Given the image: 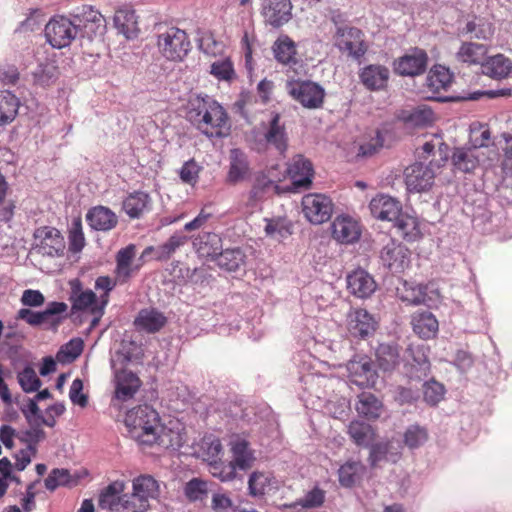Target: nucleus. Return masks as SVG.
<instances>
[{
    "label": "nucleus",
    "instance_id": "69168bd1",
    "mask_svg": "<svg viewBox=\"0 0 512 512\" xmlns=\"http://www.w3.org/2000/svg\"><path fill=\"white\" fill-rule=\"evenodd\" d=\"M78 24V27L82 24L87 28L88 23L100 24L103 21V16L92 6L84 5L81 11L74 16V20Z\"/></svg>",
    "mask_w": 512,
    "mask_h": 512
},
{
    "label": "nucleus",
    "instance_id": "72a5a7b5",
    "mask_svg": "<svg viewBox=\"0 0 512 512\" xmlns=\"http://www.w3.org/2000/svg\"><path fill=\"white\" fill-rule=\"evenodd\" d=\"M275 59L283 65H295L298 62L295 42L287 35L279 37L272 46Z\"/></svg>",
    "mask_w": 512,
    "mask_h": 512
},
{
    "label": "nucleus",
    "instance_id": "603ef678",
    "mask_svg": "<svg viewBox=\"0 0 512 512\" xmlns=\"http://www.w3.org/2000/svg\"><path fill=\"white\" fill-rule=\"evenodd\" d=\"M325 502V491L319 487H314L312 490L306 493L303 499L295 501L290 504H284V508H297L301 507L302 509H310L317 508L323 505Z\"/></svg>",
    "mask_w": 512,
    "mask_h": 512
},
{
    "label": "nucleus",
    "instance_id": "f8f14e48",
    "mask_svg": "<svg viewBox=\"0 0 512 512\" xmlns=\"http://www.w3.org/2000/svg\"><path fill=\"white\" fill-rule=\"evenodd\" d=\"M70 301L72 310L89 311L94 316L93 324L104 314L105 306L101 301L98 304L97 296L92 290H83L79 280L71 282Z\"/></svg>",
    "mask_w": 512,
    "mask_h": 512
},
{
    "label": "nucleus",
    "instance_id": "4d7b16f0",
    "mask_svg": "<svg viewBox=\"0 0 512 512\" xmlns=\"http://www.w3.org/2000/svg\"><path fill=\"white\" fill-rule=\"evenodd\" d=\"M210 73L219 81H231L236 76L233 63L228 58L213 62Z\"/></svg>",
    "mask_w": 512,
    "mask_h": 512
},
{
    "label": "nucleus",
    "instance_id": "3c124183",
    "mask_svg": "<svg viewBox=\"0 0 512 512\" xmlns=\"http://www.w3.org/2000/svg\"><path fill=\"white\" fill-rule=\"evenodd\" d=\"M265 233L270 238L281 241L292 234V224L283 218L266 220Z\"/></svg>",
    "mask_w": 512,
    "mask_h": 512
},
{
    "label": "nucleus",
    "instance_id": "393cba45",
    "mask_svg": "<svg viewBox=\"0 0 512 512\" xmlns=\"http://www.w3.org/2000/svg\"><path fill=\"white\" fill-rule=\"evenodd\" d=\"M152 208V199L145 191H133L122 202L123 211L130 219H140Z\"/></svg>",
    "mask_w": 512,
    "mask_h": 512
},
{
    "label": "nucleus",
    "instance_id": "49530a36",
    "mask_svg": "<svg viewBox=\"0 0 512 512\" xmlns=\"http://www.w3.org/2000/svg\"><path fill=\"white\" fill-rule=\"evenodd\" d=\"M487 54V47L483 44L466 42L463 43L457 52L459 61L467 64H480L482 63Z\"/></svg>",
    "mask_w": 512,
    "mask_h": 512
},
{
    "label": "nucleus",
    "instance_id": "bf43d9fd",
    "mask_svg": "<svg viewBox=\"0 0 512 512\" xmlns=\"http://www.w3.org/2000/svg\"><path fill=\"white\" fill-rule=\"evenodd\" d=\"M428 439L427 430L419 425H412L404 433V443L410 449L423 445Z\"/></svg>",
    "mask_w": 512,
    "mask_h": 512
},
{
    "label": "nucleus",
    "instance_id": "774afa93",
    "mask_svg": "<svg viewBox=\"0 0 512 512\" xmlns=\"http://www.w3.org/2000/svg\"><path fill=\"white\" fill-rule=\"evenodd\" d=\"M70 474L66 469H53L45 479V487L53 491L57 487L66 485L69 482Z\"/></svg>",
    "mask_w": 512,
    "mask_h": 512
},
{
    "label": "nucleus",
    "instance_id": "4c0bfd02",
    "mask_svg": "<svg viewBox=\"0 0 512 512\" xmlns=\"http://www.w3.org/2000/svg\"><path fill=\"white\" fill-rule=\"evenodd\" d=\"M448 145L443 141L440 136H433V138L425 142L418 151V155L422 159H428L430 156L439 155L438 160H434V165L438 168L448 160Z\"/></svg>",
    "mask_w": 512,
    "mask_h": 512
},
{
    "label": "nucleus",
    "instance_id": "0e129e2a",
    "mask_svg": "<svg viewBox=\"0 0 512 512\" xmlns=\"http://www.w3.org/2000/svg\"><path fill=\"white\" fill-rule=\"evenodd\" d=\"M444 386L436 381L426 382L423 386V397L427 404L434 406L444 397Z\"/></svg>",
    "mask_w": 512,
    "mask_h": 512
},
{
    "label": "nucleus",
    "instance_id": "37998d69",
    "mask_svg": "<svg viewBox=\"0 0 512 512\" xmlns=\"http://www.w3.org/2000/svg\"><path fill=\"white\" fill-rule=\"evenodd\" d=\"M395 228L398 234L407 242H414L421 238L419 221L416 217L400 212L395 219Z\"/></svg>",
    "mask_w": 512,
    "mask_h": 512
},
{
    "label": "nucleus",
    "instance_id": "a19ab883",
    "mask_svg": "<svg viewBox=\"0 0 512 512\" xmlns=\"http://www.w3.org/2000/svg\"><path fill=\"white\" fill-rule=\"evenodd\" d=\"M221 269L234 272L245 265L246 255L239 247L220 250L214 259Z\"/></svg>",
    "mask_w": 512,
    "mask_h": 512
},
{
    "label": "nucleus",
    "instance_id": "0eeeda50",
    "mask_svg": "<svg viewBox=\"0 0 512 512\" xmlns=\"http://www.w3.org/2000/svg\"><path fill=\"white\" fill-rule=\"evenodd\" d=\"M268 146L274 147L280 154H284L288 148L286 127L281 122V116L277 112L271 114V119L265 126L263 138L255 142L253 149L258 152H265Z\"/></svg>",
    "mask_w": 512,
    "mask_h": 512
},
{
    "label": "nucleus",
    "instance_id": "8fccbe9b",
    "mask_svg": "<svg viewBox=\"0 0 512 512\" xmlns=\"http://www.w3.org/2000/svg\"><path fill=\"white\" fill-rule=\"evenodd\" d=\"M238 468L232 463L223 461L220 458L218 460L210 461L209 472L215 478H218L222 482H229L237 477Z\"/></svg>",
    "mask_w": 512,
    "mask_h": 512
},
{
    "label": "nucleus",
    "instance_id": "c756f323",
    "mask_svg": "<svg viewBox=\"0 0 512 512\" xmlns=\"http://www.w3.org/2000/svg\"><path fill=\"white\" fill-rule=\"evenodd\" d=\"M166 322L167 318L162 312L154 308H146L139 311L134 325L138 331L156 333L165 326Z\"/></svg>",
    "mask_w": 512,
    "mask_h": 512
},
{
    "label": "nucleus",
    "instance_id": "aec40b11",
    "mask_svg": "<svg viewBox=\"0 0 512 512\" xmlns=\"http://www.w3.org/2000/svg\"><path fill=\"white\" fill-rule=\"evenodd\" d=\"M427 62V53L422 49L415 48L411 53L396 61L395 71L402 76H417L425 72Z\"/></svg>",
    "mask_w": 512,
    "mask_h": 512
},
{
    "label": "nucleus",
    "instance_id": "a18cd8bd",
    "mask_svg": "<svg viewBox=\"0 0 512 512\" xmlns=\"http://www.w3.org/2000/svg\"><path fill=\"white\" fill-rule=\"evenodd\" d=\"M347 432L357 446L367 447L375 439L373 427L363 421L354 420L350 422Z\"/></svg>",
    "mask_w": 512,
    "mask_h": 512
},
{
    "label": "nucleus",
    "instance_id": "6ab92c4d",
    "mask_svg": "<svg viewBox=\"0 0 512 512\" xmlns=\"http://www.w3.org/2000/svg\"><path fill=\"white\" fill-rule=\"evenodd\" d=\"M361 225L348 215H340L332 222V237L341 244H353L361 237Z\"/></svg>",
    "mask_w": 512,
    "mask_h": 512
},
{
    "label": "nucleus",
    "instance_id": "680f3d73",
    "mask_svg": "<svg viewBox=\"0 0 512 512\" xmlns=\"http://www.w3.org/2000/svg\"><path fill=\"white\" fill-rule=\"evenodd\" d=\"M184 491L190 501L203 500L208 495V482L193 478L186 484Z\"/></svg>",
    "mask_w": 512,
    "mask_h": 512
},
{
    "label": "nucleus",
    "instance_id": "39448f33",
    "mask_svg": "<svg viewBox=\"0 0 512 512\" xmlns=\"http://www.w3.org/2000/svg\"><path fill=\"white\" fill-rule=\"evenodd\" d=\"M160 53L169 61L180 62L192 48L188 34L177 27H170L158 36Z\"/></svg>",
    "mask_w": 512,
    "mask_h": 512
},
{
    "label": "nucleus",
    "instance_id": "412c9836",
    "mask_svg": "<svg viewBox=\"0 0 512 512\" xmlns=\"http://www.w3.org/2000/svg\"><path fill=\"white\" fill-rule=\"evenodd\" d=\"M229 450L232 455V463L241 471L252 468L256 457L250 443L243 437L235 436L229 442Z\"/></svg>",
    "mask_w": 512,
    "mask_h": 512
},
{
    "label": "nucleus",
    "instance_id": "e433bc0d",
    "mask_svg": "<svg viewBox=\"0 0 512 512\" xmlns=\"http://www.w3.org/2000/svg\"><path fill=\"white\" fill-rule=\"evenodd\" d=\"M132 494L150 504L159 494V484L151 475H140L132 481Z\"/></svg>",
    "mask_w": 512,
    "mask_h": 512
},
{
    "label": "nucleus",
    "instance_id": "ddd939ff",
    "mask_svg": "<svg viewBox=\"0 0 512 512\" xmlns=\"http://www.w3.org/2000/svg\"><path fill=\"white\" fill-rule=\"evenodd\" d=\"M433 165V160L430 161L429 165L416 162L405 169V184L409 192L421 193L432 187L435 178Z\"/></svg>",
    "mask_w": 512,
    "mask_h": 512
},
{
    "label": "nucleus",
    "instance_id": "f257e3e1",
    "mask_svg": "<svg viewBox=\"0 0 512 512\" xmlns=\"http://www.w3.org/2000/svg\"><path fill=\"white\" fill-rule=\"evenodd\" d=\"M124 422L130 436L140 445L176 450L185 443L179 425L172 421L168 425L162 424L159 413L147 404L129 410Z\"/></svg>",
    "mask_w": 512,
    "mask_h": 512
},
{
    "label": "nucleus",
    "instance_id": "423d86ee",
    "mask_svg": "<svg viewBox=\"0 0 512 512\" xmlns=\"http://www.w3.org/2000/svg\"><path fill=\"white\" fill-rule=\"evenodd\" d=\"M78 34V24L65 16H54L45 26L47 42L54 48L67 47Z\"/></svg>",
    "mask_w": 512,
    "mask_h": 512
},
{
    "label": "nucleus",
    "instance_id": "bb28decb",
    "mask_svg": "<svg viewBox=\"0 0 512 512\" xmlns=\"http://www.w3.org/2000/svg\"><path fill=\"white\" fill-rule=\"evenodd\" d=\"M453 82V75L448 68L436 65L428 73L426 86L429 92L434 94V98L443 100L441 93L447 92Z\"/></svg>",
    "mask_w": 512,
    "mask_h": 512
},
{
    "label": "nucleus",
    "instance_id": "f03ea898",
    "mask_svg": "<svg viewBox=\"0 0 512 512\" xmlns=\"http://www.w3.org/2000/svg\"><path fill=\"white\" fill-rule=\"evenodd\" d=\"M187 119L208 138H223L230 133V117L226 109L207 95L189 99Z\"/></svg>",
    "mask_w": 512,
    "mask_h": 512
},
{
    "label": "nucleus",
    "instance_id": "c03bdc74",
    "mask_svg": "<svg viewBox=\"0 0 512 512\" xmlns=\"http://www.w3.org/2000/svg\"><path fill=\"white\" fill-rule=\"evenodd\" d=\"M382 402L372 393H362L358 396L357 412L367 419L375 420L382 412Z\"/></svg>",
    "mask_w": 512,
    "mask_h": 512
},
{
    "label": "nucleus",
    "instance_id": "f3484780",
    "mask_svg": "<svg viewBox=\"0 0 512 512\" xmlns=\"http://www.w3.org/2000/svg\"><path fill=\"white\" fill-rule=\"evenodd\" d=\"M384 266L393 272H402L410 264V250L402 243L391 240L380 252Z\"/></svg>",
    "mask_w": 512,
    "mask_h": 512
},
{
    "label": "nucleus",
    "instance_id": "338daca9",
    "mask_svg": "<svg viewBox=\"0 0 512 512\" xmlns=\"http://www.w3.org/2000/svg\"><path fill=\"white\" fill-rule=\"evenodd\" d=\"M201 447L209 462L213 460H218L223 450V446L220 439L215 436L204 437L202 440Z\"/></svg>",
    "mask_w": 512,
    "mask_h": 512
},
{
    "label": "nucleus",
    "instance_id": "cd10ccee",
    "mask_svg": "<svg viewBox=\"0 0 512 512\" xmlns=\"http://www.w3.org/2000/svg\"><path fill=\"white\" fill-rule=\"evenodd\" d=\"M86 221L97 231H110L118 224L117 215L106 206H95L88 210Z\"/></svg>",
    "mask_w": 512,
    "mask_h": 512
},
{
    "label": "nucleus",
    "instance_id": "de8ad7c7",
    "mask_svg": "<svg viewBox=\"0 0 512 512\" xmlns=\"http://www.w3.org/2000/svg\"><path fill=\"white\" fill-rule=\"evenodd\" d=\"M278 193L279 185L275 184V180H270L269 175H264L260 172L255 178L250 195L254 200H262Z\"/></svg>",
    "mask_w": 512,
    "mask_h": 512
},
{
    "label": "nucleus",
    "instance_id": "9b49d317",
    "mask_svg": "<svg viewBox=\"0 0 512 512\" xmlns=\"http://www.w3.org/2000/svg\"><path fill=\"white\" fill-rule=\"evenodd\" d=\"M35 249L38 253L50 257H61L65 251V240L61 232L51 226H41L34 232Z\"/></svg>",
    "mask_w": 512,
    "mask_h": 512
},
{
    "label": "nucleus",
    "instance_id": "c85d7f7f",
    "mask_svg": "<svg viewBox=\"0 0 512 512\" xmlns=\"http://www.w3.org/2000/svg\"><path fill=\"white\" fill-rule=\"evenodd\" d=\"M187 242L184 235L174 234L165 243L158 247L148 246L140 255V260H145L149 255L154 253V259L157 261H167L176 252L178 248Z\"/></svg>",
    "mask_w": 512,
    "mask_h": 512
},
{
    "label": "nucleus",
    "instance_id": "f704fd0d",
    "mask_svg": "<svg viewBox=\"0 0 512 512\" xmlns=\"http://www.w3.org/2000/svg\"><path fill=\"white\" fill-rule=\"evenodd\" d=\"M378 366L384 372L395 370L400 364V348L397 344L382 343L376 349Z\"/></svg>",
    "mask_w": 512,
    "mask_h": 512
},
{
    "label": "nucleus",
    "instance_id": "5701e85b",
    "mask_svg": "<svg viewBox=\"0 0 512 512\" xmlns=\"http://www.w3.org/2000/svg\"><path fill=\"white\" fill-rule=\"evenodd\" d=\"M369 208L375 218L383 221L395 220L402 211V205L398 200L384 194L375 196L370 201Z\"/></svg>",
    "mask_w": 512,
    "mask_h": 512
},
{
    "label": "nucleus",
    "instance_id": "052dcab7",
    "mask_svg": "<svg viewBox=\"0 0 512 512\" xmlns=\"http://www.w3.org/2000/svg\"><path fill=\"white\" fill-rule=\"evenodd\" d=\"M82 351L83 341L80 338H74L61 347L57 359L61 362H72L81 355Z\"/></svg>",
    "mask_w": 512,
    "mask_h": 512
},
{
    "label": "nucleus",
    "instance_id": "864d4df0",
    "mask_svg": "<svg viewBox=\"0 0 512 512\" xmlns=\"http://www.w3.org/2000/svg\"><path fill=\"white\" fill-rule=\"evenodd\" d=\"M272 475L262 471H254L248 479L249 495L253 497L263 496L266 488L270 485Z\"/></svg>",
    "mask_w": 512,
    "mask_h": 512
},
{
    "label": "nucleus",
    "instance_id": "4468645a",
    "mask_svg": "<svg viewBox=\"0 0 512 512\" xmlns=\"http://www.w3.org/2000/svg\"><path fill=\"white\" fill-rule=\"evenodd\" d=\"M347 372L349 380L359 387H373L378 375L373 367L371 358L357 355L348 361Z\"/></svg>",
    "mask_w": 512,
    "mask_h": 512
},
{
    "label": "nucleus",
    "instance_id": "4be33fe9",
    "mask_svg": "<svg viewBox=\"0 0 512 512\" xmlns=\"http://www.w3.org/2000/svg\"><path fill=\"white\" fill-rule=\"evenodd\" d=\"M347 321L349 332L362 339L373 334L377 326L374 317L367 310L361 308L350 311Z\"/></svg>",
    "mask_w": 512,
    "mask_h": 512
},
{
    "label": "nucleus",
    "instance_id": "7ed1b4c3",
    "mask_svg": "<svg viewBox=\"0 0 512 512\" xmlns=\"http://www.w3.org/2000/svg\"><path fill=\"white\" fill-rule=\"evenodd\" d=\"M124 483L115 481L109 484L99 496V506L110 512H147L150 504L132 493H123Z\"/></svg>",
    "mask_w": 512,
    "mask_h": 512
},
{
    "label": "nucleus",
    "instance_id": "13d9d810",
    "mask_svg": "<svg viewBox=\"0 0 512 512\" xmlns=\"http://www.w3.org/2000/svg\"><path fill=\"white\" fill-rule=\"evenodd\" d=\"M17 378L22 390L27 393L38 391L41 386V380L32 367H25L18 373Z\"/></svg>",
    "mask_w": 512,
    "mask_h": 512
},
{
    "label": "nucleus",
    "instance_id": "473e14b6",
    "mask_svg": "<svg viewBox=\"0 0 512 512\" xmlns=\"http://www.w3.org/2000/svg\"><path fill=\"white\" fill-rule=\"evenodd\" d=\"M193 245L201 257L214 260L222 249V239L214 232H203L194 240Z\"/></svg>",
    "mask_w": 512,
    "mask_h": 512
},
{
    "label": "nucleus",
    "instance_id": "7c9ffc66",
    "mask_svg": "<svg viewBox=\"0 0 512 512\" xmlns=\"http://www.w3.org/2000/svg\"><path fill=\"white\" fill-rule=\"evenodd\" d=\"M389 75L387 67L371 64L362 69L360 79L367 89L374 91L386 88Z\"/></svg>",
    "mask_w": 512,
    "mask_h": 512
},
{
    "label": "nucleus",
    "instance_id": "58836bf2",
    "mask_svg": "<svg viewBox=\"0 0 512 512\" xmlns=\"http://www.w3.org/2000/svg\"><path fill=\"white\" fill-rule=\"evenodd\" d=\"M366 467L360 461H347L338 469V480L341 486L351 488L361 481Z\"/></svg>",
    "mask_w": 512,
    "mask_h": 512
},
{
    "label": "nucleus",
    "instance_id": "c9c22d12",
    "mask_svg": "<svg viewBox=\"0 0 512 512\" xmlns=\"http://www.w3.org/2000/svg\"><path fill=\"white\" fill-rule=\"evenodd\" d=\"M20 108L19 98L8 90H0V127L11 124Z\"/></svg>",
    "mask_w": 512,
    "mask_h": 512
},
{
    "label": "nucleus",
    "instance_id": "6e6552de",
    "mask_svg": "<svg viewBox=\"0 0 512 512\" xmlns=\"http://www.w3.org/2000/svg\"><path fill=\"white\" fill-rule=\"evenodd\" d=\"M333 42L342 53H346L355 59L361 58L367 50L363 32L348 25L337 26L333 35Z\"/></svg>",
    "mask_w": 512,
    "mask_h": 512
},
{
    "label": "nucleus",
    "instance_id": "dca6fc26",
    "mask_svg": "<svg viewBox=\"0 0 512 512\" xmlns=\"http://www.w3.org/2000/svg\"><path fill=\"white\" fill-rule=\"evenodd\" d=\"M264 23L273 28H280L292 18L290 0H264L261 9Z\"/></svg>",
    "mask_w": 512,
    "mask_h": 512
},
{
    "label": "nucleus",
    "instance_id": "1a4fd4ad",
    "mask_svg": "<svg viewBox=\"0 0 512 512\" xmlns=\"http://www.w3.org/2000/svg\"><path fill=\"white\" fill-rule=\"evenodd\" d=\"M334 204L330 197L321 193H309L302 198V212L312 224H322L330 220Z\"/></svg>",
    "mask_w": 512,
    "mask_h": 512
},
{
    "label": "nucleus",
    "instance_id": "6e6d98bb",
    "mask_svg": "<svg viewBox=\"0 0 512 512\" xmlns=\"http://www.w3.org/2000/svg\"><path fill=\"white\" fill-rule=\"evenodd\" d=\"M406 120L413 126L424 127L433 124L435 114L430 107L421 105L415 108Z\"/></svg>",
    "mask_w": 512,
    "mask_h": 512
},
{
    "label": "nucleus",
    "instance_id": "b1692460",
    "mask_svg": "<svg viewBox=\"0 0 512 512\" xmlns=\"http://www.w3.org/2000/svg\"><path fill=\"white\" fill-rule=\"evenodd\" d=\"M142 382L134 372L122 369L115 375V397L120 401H127L134 397L140 389Z\"/></svg>",
    "mask_w": 512,
    "mask_h": 512
},
{
    "label": "nucleus",
    "instance_id": "a878e982",
    "mask_svg": "<svg viewBox=\"0 0 512 512\" xmlns=\"http://www.w3.org/2000/svg\"><path fill=\"white\" fill-rule=\"evenodd\" d=\"M347 287L351 294L359 298H368L375 292L377 286L369 273L358 269L348 275Z\"/></svg>",
    "mask_w": 512,
    "mask_h": 512
},
{
    "label": "nucleus",
    "instance_id": "2f4dec72",
    "mask_svg": "<svg viewBox=\"0 0 512 512\" xmlns=\"http://www.w3.org/2000/svg\"><path fill=\"white\" fill-rule=\"evenodd\" d=\"M411 324L413 331L423 339H431L438 332V321L428 311L416 312L412 315Z\"/></svg>",
    "mask_w": 512,
    "mask_h": 512
},
{
    "label": "nucleus",
    "instance_id": "5fc2aeb1",
    "mask_svg": "<svg viewBox=\"0 0 512 512\" xmlns=\"http://www.w3.org/2000/svg\"><path fill=\"white\" fill-rule=\"evenodd\" d=\"M486 68L492 77L501 79L509 75L512 65L508 58L499 54L489 59Z\"/></svg>",
    "mask_w": 512,
    "mask_h": 512
},
{
    "label": "nucleus",
    "instance_id": "2eb2a0df",
    "mask_svg": "<svg viewBox=\"0 0 512 512\" xmlns=\"http://www.w3.org/2000/svg\"><path fill=\"white\" fill-rule=\"evenodd\" d=\"M136 256V245L129 244L121 248L115 256L116 267L114 274L119 284L127 283L130 278L136 274L142 267L145 260L138 259L139 263L134 264Z\"/></svg>",
    "mask_w": 512,
    "mask_h": 512
},
{
    "label": "nucleus",
    "instance_id": "9d476101",
    "mask_svg": "<svg viewBox=\"0 0 512 512\" xmlns=\"http://www.w3.org/2000/svg\"><path fill=\"white\" fill-rule=\"evenodd\" d=\"M68 306L64 302H51L47 308L41 312H35L29 308H21L17 312L16 319L23 320L30 326H40L49 324L52 328H57L61 322L60 314L66 312Z\"/></svg>",
    "mask_w": 512,
    "mask_h": 512
},
{
    "label": "nucleus",
    "instance_id": "20e7f679",
    "mask_svg": "<svg viewBox=\"0 0 512 512\" xmlns=\"http://www.w3.org/2000/svg\"><path fill=\"white\" fill-rule=\"evenodd\" d=\"M288 95L307 109H319L326 96L324 88L311 80L291 78L285 84Z\"/></svg>",
    "mask_w": 512,
    "mask_h": 512
},
{
    "label": "nucleus",
    "instance_id": "09e8293b",
    "mask_svg": "<svg viewBox=\"0 0 512 512\" xmlns=\"http://www.w3.org/2000/svg\"><path fill=\"white\" fill-rule=\"evenodd\" d=\"M452 163L455 169L469 173L476 169L479 161L471 149L456 148L452 155Z\"/></svg>",
    "mask_w": 512,
    "mask_h": 512
},
{
    "label": "nucleus",
    "instance_id": "ea45409f",
    "mask_svg": "<svg viewBox=\"0 0 512 512\" xmlns=\"http://www.w3.org/2000/svg\"><path fill=\"white\" fill-rule=\"evenodd\" d=\"M230 166L227 179L231 183H237L245 178L249 171V163L246 154L234 148L230 150Z\"/></svg>",
    "mask_w": 512,
    "mask_h": 512
},
{
    "label": "nucleus",
    "instance_id": "79ce46f5",
    "mask_svg": "<svg viewBox=\"0 0 512 512\" xmlns=\"http://www.w3.org/2000/svg\"><path fill=\"white\" fill-rule=\"evenodd\" d=\"M114 23L119 32L125 35L127 39L138 36L140 29L134 11L126 9L117 10L114 16Z\"/></svg>",
    "mask_w": 512,
    "mask_h": 512
},
{
    "label": "nucleus",
    "instance_id": "e2e57ef3",
    "mask_svg": "<svg viewBox=\"0 0 512 512\" xmlns=\"http://www.w3.org/2000/svg\"><path fill=\"white\" fill-rule=\"evenodd\" d=\"M69 250L72 253L80 252L85 246V237L82 230V223L80 219H76L72 223V227L68 235Z\"/></svg>",
    "mask_w": 512,
    "mask_h": 512
},
{
    "label": "nucleus",
    "instance_id": "a211bd4d",
    "mask_svg": "<svg viewBox=\"0 0 512 512\" xmlns=\"http://www.w3.org/2000/svg\"><path fill=\"white\" fill-rule=\"evenodd\" d=\"M286 172L292 180V185L295 189H308L311 186L314 176L313 164L303 155L294 156Z\"/></svg>",
    "mask_w": 512,
    "mask_h": 512
}]
</instances>
